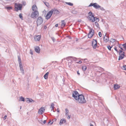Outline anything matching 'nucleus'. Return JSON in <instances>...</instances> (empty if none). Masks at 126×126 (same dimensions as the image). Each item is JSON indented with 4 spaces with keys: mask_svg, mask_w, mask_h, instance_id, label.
Here are the masks:
<instances>
[{
    "mask_svg": "<svg viewBox=\"0 0 126 126\" xmlns=\"http://www.w3.org/2000/svg\"><path fill=\"white\" fill-rule=\"evenodd\" d=\"M57 62L56 61H54V63H56Z\"/></svg>",
    "mask_w": 126,
    "mask_h": 126,
    "instance_id": "774afa93",
    "label": "nucleus"
},
{
    "mask_svg": "<svg viewBox=\"0 0 126 126\" xmlns=\"http://www.w3.org/2000/svg\"><path fill=\"white\" fill-rule=\"evenodd\" d=\"M30 100L29 101V103L31 102H35L34 100H32V99L31 98H29Z\"/></svg>",
    "mask_w": 126,
    "mask_h": 126,
    "instance_id": "e433bc0d",
    "label": "nucleus"
},
{
    "mask_svg": "<svg viewBox=\"0 0 126 126\" xmlns=\"http://www.w3.org/2000/svg\"><path fill=\"white\" fill-rule=\"evenodd\" d=\"M118 53L119 56V57L118 60H120L124 58L125 56V53L122 50H120L118 51Z\"/></svg>",
    "mask_w": 126,
    "mask_h": 126,
    "instance_id": "39448f33",
    "label": "nucleus"
},
{
    "mask_svg": "<svg viewBox=\"0 0 126 126\" xmlns=\"http://www.w3.org/2000/svg\"><path fill=\"white\" fill-rule=\"evenodd\" d=\"M118 47L119 48H120L123 47V45L122 44H119Z\"/></svg>",
    "mask_w": 126,
    "mask_h": 126,
    "instance_id": "a18cd8bd",
    "label": "nucleus"
},
{
    "mask_svg": "<svg viewBox=\"0 0 126 126\" xmlns=\"http://www.w3.org/2000/svg\"><path fill=\"white\" fill-rule=\"evenodd\" d=\"M30 99L29 98H26L25 99V101L28 103H29Z\"/></svg>",
    "mask_w": 126,
    "mask_h": 126,
    "instance_id": "ea45409f",
    "label": "nucleus"
},
{
    "mask_svg": "<svg viewBox=\"0 0 126 126\" xmlns=\"http://www.w3.org/2000/svg\"><path fill=\"white\" fill-rule=\"evenodd\" d=\"M90 126H94L91 123H90Z\"/></svg>",
    "mask_w": 126,
    "mask_h": 126,
    "instance_id": "680f3d73",
    "label": "nucleus"
},
{
    "mask_svg": "<svg viewBox=\"0 0 126 126\" xmlns=\"http://www.w3.org/2000/svg\"><path fill=\"white\" fill-rule=\"evenodd\" d=\"M84 50H87L88 49H89V48H86V49H84Z\"/></svg>",
    "mask_w": 126,
    "mask_h": 126,
    "instance_id": "e2e57ef3",
    "label": "nucleus"
},
{
    "mask_svg": "<svg viewBox=\"0 0 126 126\" xmlns=\"http://www.w3.org/2000/svg\"><path fill=\"white\" fill-rule=\"evenodd\" d=\"M7 117V115H5V116L3 118L4 120H5L6 119Z\"/></svg>",
    "mask_w": 126,
    "mask_h": 126,
    "instance_id": "8fccbe9b",
    "label": "nucleus"
},
{
    "mask_svg": "<svg viewBox=\"0 0 126 126\" xmlns=\"http://www.w3.org/2000/svg\"><path fill=\"white\" fill-rule=\"evenodd\" d=\"M94 31L92 29H90L89 32L88 34V37L90 38H91L94 35Z\"/></svg>",
    "mask_w": 126,
    "mask_h": 126,
    "instance_id": "423d86ee",
    "label": "nucleus"
},
{
    "mask_svg": "<svg viewBox=\"0 0 126 126\" xmlns=\"http://www.w3.org/2000/svg\"><path fill=\"white\" fill-rule=\"evenodd\" d=\"M44 4L47 6L48 7L49 6V4L48 2H44Z\"/></svg>",
    "mask_w": 126,
    "mask_h": 126,
    "instance_id": "58836bf2",
    "label": "nucleus"
},
{
    "mask_svg": "<svg viewBox=\"0 0 126 126\" xmlns=\"http://www.w3.org/2000/svg\"><path fill=\"white\" fill-rule=\"evenodd\" d=\"M120 48H121V49L122 50H122H124L122 47Z\"/></svg>",
    "mask_w": 126,
    "mask_h": 126,
    "instance_id": "0e129e2a",
    "label": "nucleus"
},
{
    "mask_svg": "<svg viewBox=\"0 0 126 126\" xmlns=\"http://www.w3.org/2000/svg\"><path fill=\"white\" fill-rule=\"evenodd\" d=\"M54 104L53 103H52L51 104V106L50 107V108H54Z\"/></svg>",
    "mask_w": 126,
    "mask_h": 126,
    "instance_id": "79ce46f5",
    "label": "nucleus"
},
{
    "mask_svg": "<svg viewBox=\"0 0 126 126\" xmlns=\"http://www.w3.org/2000/svg\"><path fill=\"white\" fill-rule=\"evenodd\" d=\"M30 53L32 55H33V51H32V50L31 49L30 50Z\"/></svg>",
    "mask_w": 126,
    "mask_h": 126,
    "instance_id": "09e8293b",
    "label": "nucleus"
},
{
    "mask_svg": "<svg viewBox=\"0 0 126 126\" xmlns=\"http://www.w3.org/2000/svg\"><path fill=\"white\" fill-rule=\"evenodd\" d=\"M72 13L74 14H76L77 13V12L75 10H73L72 11Z\"/></svg>",
    "mask_w": 126,
    "mask_h": 126,
    "instance_id": "473e14b6",
    "label": "nucleus"
},
{
    "mask_svg": "<svg viewBox=\"0 0 126 126\" xmlns=\"http://www.w3.org/2000/svg\"><path fill=\"white\" fill-rule=\"evenodd\" d=\"M65 3L66 4L68 5H69L71 6H72L73 5V4L72 3H71L70 2H66Z\"/></svg>",
    "mask_w": 126,
    "mask_h": 126,
    "instance_id": "a878e982",
    "label": "nucleus"
},
{
    "mask_svg": "<svg viewBox=\"0 0 126 126\" xmlns=\"http://www.w3.org/2000/svg\"><path fill=\"white\" fill-rule=\"evenodd\" d=\"M51 38L53 42H54L56 41L55 39L53 37H51Z\"/></svg>",
    "mask_w": 126,
    "mask_h": 126,
    "instance_id": "4c0bfd02",
    "label": "nucleus"
},
{
    "mask_svg": "<svg viewBox=\"0 0 126 126\" xmlns=\"http://www.w3.org/2000/svg\"><path fill=\"white\" fill-rule=\"evenodd\" d=\"M72 97L79 104H83L86 102L84 96L82 94H79L76 91L73 92Z\"/></svg>",
    "mask_w": 126,
    "mask_h": 126,
    "instance_id": "f257e3e1",
    "label": "nucleus"
},
{
    "mask_svg": "<svg viewBox=\"0 0 126 126\" xmlns=\"http://www.w3.org/2000/svg\"><path fill=\"white\" fill-rule=\"evenodd\" d=\"M19 63V66L20 68L23 67V66L22 65V64L21 62Z\"/></svg>",
    "mask_w": 126,
    "mask_h": 126,
    "instance_id": "37998d69",
    "label": "nucleus"
},
{
    "mask_svg": "<svg viewBox=\"0 0 126 126\" xmlns=\"http://www.w3.org/2000/svg\"><path fill=\"white\" fill-rule=\"evenodd\" d=\"M72 60L73 59L74 61H76L77 60V58L76 57H72Z\"/></svg>",
    "mask_w": 126,
    "mask_h": 126,
    "instance_id": "a19ab883",
    "label": "nucleus"
},
{
    "mask_svg": "<svg viewBox=\"0 0 126 126\" xmlns=\"http://www.w3.org/2000/svg\"><path fill=\"white\" fill-rule=\"evenodd\" d=\"M19 17L22 20H23V17L22 16V14L21 13H20L19 15Z\"/></svg>",
    "mask_w": 126,
    "mask_h": 126,
    "instance_id": "bb28decb",
    "label": "nucleus"
},
{
    "mask_svg": "<svg viewBox=\"0 0 126 126\" xmlns=\"http://www.w3.org/2000/svg\"><path fill=\"white\" fill-rule=\"evenodd\" d=\"M32 11L31 15V17L32 18H36L39 15V12L38 8L35 5H34L32 7Z\"/></svg>",
    "mask_w": 126,
    "mask_h": 126,
    "instance_id": "f03ea898",
    "label": "nucleus"
},
{
    "mask_svg": "<svg viewBox=\"0 0 126 126\" xmlns=\"http://www.w3.org/2000/svg\"><path fill=\"white\" fill-rule=\"evenodd\" d=\"M126 65H124L123 66L122 68L123 70H126Z\"/></svg>",
    "mask_w": 126,
    "mask_h": 126,
    "instance_id": "f704fd0d",
    "label": "nucleus"
},
{
    "mask_svg": "<svg viewBox=\"0 0 126 126\" xmlns=\"http://www.w3.org/2000/svg\"><path fill=\"white\" fill-rule=\"evenodd\" d=\"M54 108H51L52 109L51 110V111H53L54 112H55V111H54Z\"/></svg>",
    "mask_w": 126,
    "mask_h": 126,
    "instance_id": "603ef678",
    "label": "nucleus"
},
{
    "mask_svg": "<svg viewBox=\"0 0 126 126\" xmlns=\"http://www.w3.org/2000/svg\"><path fill=\"white\" fill-rule=\"evenodd\" d=\"M114 49L117 52H118V51L117 49V48L116 47H115Z\"/></svg>",
    "mask_w": 126,
    "mask_h": 126,
    "instance_id": "49530a36",
    "label": "nucleus"
},
{
    "mask_svg": "<svg viewBox=\"0 0 126 126\" xmlns=\"http://www.w3.org/2000/svg\"><path fill=\"white\" fill-rule=\"evenodd\" d=\"M66 120L64 119L63 118L60 120V125H61L63 124V122L65 123H66Z\"/></svg>",
    "mask_w": 126,
    "mask_h": 126,
    "instance_id": "dca6fc26",
    "label": "nucleus"
},
{
    "mask_svg": "<svg viewBox=\"0 0 126 126\" xmlns=\"http://www.w3.org/2000/svg\"><path fill=\"white\" fill-rule=\"evenodd\" d=\"M26 2H23V4L24 5H26Z\"/></svg>",
    "mask_w": 126,
    "mask_h": 126,
    "instance_id": "864d4df0",
    "label": "nucleus"
},
{
    "mask_svg": "<svg viewBox=\"0 0 126 126\" xmlns=\"http://www.w3.org/2000/svg\"><path fill=\"white\" fill-rule=\"evenodd\" d=\"M93 6V7L96 9H98L100 8V6L97 3H91L88 6V7H91L92 6Z\"/></svg>",
    "mask_w": 126,
    "mask_h": 126,
    "instance_id": "0eeeda50",
    "label": "nucleus"
},
{
    "mask_svg": "<svg viewBox=\"0 0 126 126\" xmlns=\"http://www.w3.org/2000/svg\"><path fill=\"white\" fill-rule=\"evenodd\" d=\"M77 74L78 75H80V73L79 72V71L78 70L77 71Z\"/></svg>",
    "mask_w": 126,
    "mask_h": 126,
    "instance_id": "6e6d98bb",
    "label": "nucleus"
},
{
    "mask_svg": "<svg viewBox=\"0 0 126 126\" xmlns=\"http://www.w3.org/2000/svg\"><path fill=\"white\" fill-rule=\"evenodd\" d=\"M65 111L66 115L68 116V113H69V111L67 109V108L65 109Z\"/></svg>",
    "mask_w": 126,
    "mask_h": 126,
    "instance_id": "4be33fe9",
    "label": "nucleus"
},
{
    "mask_svg": "<svg viewBox=\"0 0 126 126\" xmlns=\"http://www.w3.org/2000/svg\"><path fill=\"white\" fill-rule=\"evenodd\" d=\"M82 63V62L81 61H79L78 62H77V63Z\"/></svg>",
    "mask_w": 126,
    "mask_h": 126,
    "instance_id": "3c124183",
    "label": "nucleus"
},
{
    "mask_svg": "<svg viewBox=\"0 0 126 126\" xmlns=\"http://www.w3.org/2000/svg\"><path fill=\"white\" fill-rule=\"evenodd\" d=\"M51 122V121H49L48 122V124H49V123H50V122Z\"/></svg>",
    "mask_w": 126,
    "mask_h": 126,
    "instance_id": "69168bd1",
    "label": "nucleus"
},
{
    "mask_svg": "<svg viewBox=\"0 0 126 126\" xmlns=\"http://www.w3.org/2000/svg\"><path fill=\"white\" fill-rule=\"evenodd\" d=\"M82 70L83 71H85L87 69V67L86 65H83L82 67Z\"/></svg>",
    "mask_w": 126,
    "mask_h": 126,
    "instance_id": "aec40b11",
    "label": "nucleus"
},
{
    "mask_svg": "<svg viewBox=\"0 0 126 126\" xmlns=\"http://www.w3.org/2000/svg\"><path fill=\"white\" fill-rule=\"evenodd\" d=\"M97 42L96 40L94 39L92 42V46L94 49H95L97 47Z\"/></svg>",
    "mask_w": 126,
    "mask_h": 126,
    "instance_id": "1a4fd4ad",
    "label": "nucleus"
},
{
    "mask_svg": "<svg viewBox=\"0 0 126 126\" xmlns=\"http://www.w3.org/2000/svg\"><path fill=\"white\" fill-rule=\"evenodd\" d=\"M119 87L120 86L118 85L114 84V90L118 89Z\"/></svg>",
    "mask_w": 126,
    "mask_h": 126,
    "instance_id": "a211bd4d",
    "label": "nucleus"
},
{
    "mask_svg": "<svg viewBox=\"0 0 126 126\" xmlns=\"http://www.w3.org/2000/svg\"><path fill=\"white\" fill-rule=\"evenodd\" d=\"M52 15V12L50 11L47 14L46 16V18L48 20L49 19Z\"/></svg>",
    "mask_w": 126,
    "mask_h": 126,
    "instance_id": "9b49d317",
    "label": "nucleus"
},
{
    "mask_svg": "<svg viewBox=\"0 0 126 126\" xmlns=\"http://www.w3.org/2000/svg\"><path fill=\"white\" fill-rule=\"evenodd\" d=\"M95 24L97 28H98L99 27V25L98 23L97 22H95Z\"/></svg>",
    "mask_w": 126,
    "mask_h": 126,
    "instance_id": "2f4dec72",
    "label": "nucleus"
},
{
    "mask_svg": "<svg viewBox=\"0 0 126 126\" xmlns=\"http://www.w3.org/2000/svg\"><path fill=\"white\" fill-rule=\"evenodd\" d=\"M72 61V60H71V61H69L68 63L69 67L70 68H71L72 67L71 64L73 62Z\"/></svg>",
    "mask_w": 126,
    "mask_h": 126,
    "instance_id": "6ab92c4d",
    "label": "nucleus"
},
{
    "mask_svg": "<svg viewBox=\"0 0 126 126\" xmlns=\"http://www.w3.org/2000/svg\"><path fill=\"white\" fill-rule=\"evenodd\" d=\"M22 5V4H15V10L16 11H18V10H21Z\"/></svg>",
    "mask_w": 126,
    "mask_h": 126,
    "instance_id": "6e6552de",
    "label": "nucleus"
},
{
    "mask_svg": "<svg viewBox=\"0 0 126 126\" xmlns=\"http://www.w3.org/2000/svg\"><path fill=\"white\" fill-rule=\"evenodd\" d=\"M107 47L109 50H111V48H112V47H111L110 45H108V46Z\"/></svg>",
    "mask_w": 126,
    "mask_h": 126,
    "instance_id": "72a5a7b5",
    "label": "nucleus"
},
{
    "mask_svg": "<svg viewBox=\"0 0 126 126\" xmlns=\"http://www.w3.org/2000/svg\"><path fill=\"white\" fill-rule=\"evenodd\" d=\"M94 19H95V21H96V22H98L99 21V19L98 18H97L96 17H94Z\"/></svg>",
    "mask_w": 126,
    "mask_h": 126,
    "instance_id": "b1692460",
    "label": "nucleus"
},
{
    "mask_svg": "<svg viewBox=\"0 0 126 126\" xmlns=\"http://www.w3.org/2000/svg\"><path fill=\"white\" fill-rule=\"evenodd\" d=\"M98 35H99V36L100 37H101V36H102V34H101V32H99Z\"/></svg>",
    "mask_w": 126,
    "mask_h": 126,
    "instance_id": "c03bdc74",
    "label": "nucleus"
},
{
    "mask_svg": "<svg viewBox=\"0 0 126 126\" xmlns=\"http://www.w3.org/2000/svg\"><path fill=\"white\" fill-rule=\"evenodd\" d=\"M62 24L61 26L63 27H64L66 25V23L65 22L64 20H62L61 21Z\"/></svg>",
    "mask_w": 126,
    "mask_h": 126,
    "instance_id": "412c9836",
    "label": "nucleus"
},
{
    "mask_svg": "<svg viewBox=\"0 0 126 126\" xmlns=\"http://www.w3.org/2000/svg\"><path fill=\"white\" fill-rule=\"evenodd\" d=\"M35 52L38 53H39L40 51V49L38 46H37L35 47Z\"/></svg>",
    "mask_w": 126,
    "mask_h": 126,
    "instance_id": "2eb2a0df",
    "label": "nucleus"
},
{
    "mask_svg": "<svg viewBox=\"0 0 126 126\" xmlns=\"http://www.w3.org/2000/svg\"><path fill=\"white\" fill-rule=\"evenodd\" d=\"M54 120L55 121H56V118H54Z\"/></svg>",
    "mask_w": 126,
    "mask_h": 126,
    "instance_id": "338daca9",
    "label": "nucleus"
},
{
    "mask_svg": "<svg viewBox=\"0 0 126 126\" xmlns=\"http://www.w3.org/2000/svg\"><path fill=\"white\" fill-rule=\"evenodd\" d=\"M57 111L58 112H60V110H59V109L58 108L57 110Z\"/></svg>",
    "mask_w": 126,
    "mask_h": 126,
    "instance_id": "bf43d9fd",
    "label": "nucleus"
},
{
    "mask_svg": "<svg viewBox=\"0 0 126 126\" xmlns=\"http://www.w3.org/2000/svg\"><path fill=\"white\" fill-rule=\"evenodd\" d=\"M51 11L52 12V14L53 13L55 15H57L60 13L59 11L55 8L52 9Z\"/></svg>",
    "mask_w": 126,
    "mask_h": 126,
    "instance_id": "9d476101",
    "label": "nucleus"
},
{
    "mask_svg": "<svg viewBox=\"0 0 126 126\" xmlns=\"http://www.w3.org/2000/svg\"><path fill=\"white\" fill-rule=\"evenodd\" d=\"M45 110V109L44 108L42 107L40 108L38 111V113L40 114H42L43 112Z\"/></svg>",
    "mask_w": 126,
    "mask_h": 126,
    "instance_id": "f8f14e48",
    "label": "nucleus"
},
{
    "mask_svg": "<svg viewBox=\"0 0 126 126\" xmlns=\"http://www.w3.org/2000/svg\"><path fill=\"white\" fill-rule=\"evenodd\" d=\"M70 118V115H68V116L67 117V119H69Z\"/></svg>",
    "mask_w": 126,
    "mask_h": 126,
    "instance_id": "5fc2aeb1",
    "label": "nucleus"
},
{
    "mask_svg": "<svg viewBox=\"0 0 126 126\" xmlns=\"http://www.w3.org/2000/svg\"><path fill=\"white\" fill-rule=\"evenodd\" d=\"M109 40V37L108 36L106 35H105V36L103 38V40L105 42L107 43L108 41Z\"/></svg>",
    "mask_w": 126,
    "mask_h": 126,
    "instance_id": "4468645a",
    "label": "nucleus"
},
{
    "mask_svg": "<svg viewBox=\"0 0 126 126\" xmlns=\"http://www.w3.org/2000/svg\"><path fill=\"white\" fill-rule=\"evenodd\" d=\"M18 61L19 62V63H21V59L20 57L19 56H18Z\"/></svg>",
    "mask_w": 126,
    "mask_h": 126,
    "instance_id": "cd10ccee",
    "label": "nucleus"
},
{
    "mask_svg": "<svg viewBox=\"0 0 126 126\" xmlns=\"http://www.w3.org/2000/svg\"><path fill=\"white\" fill-rule=\"evenodd\" d=\"M72 57L70 56L67 57L66 58V60L68 61H71V60H72Z\"/></svg>",
    "mask_w": 126,
    "mask_h": 126,
    "instance_id": "393cba45",
    "label": "nucleus"
},
{
    "mask_svg": "<svg viewBox=\"0 0 126 126\" xmlns=\"http://www.w3.org/2000/svg\"><path fill=\"white\" fill-rule=\"evenodd\" d=\"M88 15H89L87 16V18L90 21L92 22H94L95 21V19H94V14L92 13L90 11L89 12Z\"/></svg>",
    "mask_w": 126,
    "mask_h": 126,
    "instance_id": "7ed1b4c3",
    "label": "nucleus"
},
{
    "mask_svg": "<svg viewBox=\"0 0 126 126\" xmlns=\"http://www.w3.org/2000/svg\"><path fill=\"white\" fill-rule=\"evenodd\" d=\"M49 74V72H47L44 75V79H47L48 78V75Z\"/></svg>",
    "mask_w": 126,
    "mask_h": 126,
    "instance_id": "f3484780",
    "label": "nucleus"
},
{
    "mask_svg": "<svg viewBox=\"0 0 126 126\" xmlns=\"http://www.w3.org/2000/svg\"><path fill=\"white\" fill-rule=\"evenodd\" d=\"M19 100H20L22 101H25L24 98L22 96L19 97Z\"/></svg>",
    "mask_w": 126,
    "mask_h": 126,
    "instance_id": "5701e85b",
    "label": "nucleus"
},
{
    "mask_svg": "<svg viewBox=\"0 0 126 126\" xmlns=\"http://www.w3.org/2000/svg\"><path fill=\"white\" fill-rule=\"evenodd\" d=\"M46 120H44L43 122V123H44V124H45V123H46Z\"/></svg>",
    "mask_w": 126,
    "mask_h": 126,
    "instance_id": "052dcab7",
    "label": "nucleus"
},
{
    "mask_svg": "<svg viewBox=\"0 0 126 126\" xmlns=\"http://www.w3.org/2000/svg\"><path fill=\"white\" fill-rule=\"evenodd\" d=\"M5 8L8 10H10L12 9V8L11 7H7Z\"/></svg>",
    "mask_w": 126,
    "mask_h": 126,
    "instance_id": "7c9ffc66",
    "label": "nucleus"
},
{
    "mask_svg": "<svg viewBox=\"0 0 126 126\" xmlns=\"http://www.w3.org/2000/svg\"><path fill=\"white\" fill-rule=\"evenodd\" d=\"M115 41V39L112 38L110 40V42L112 43H114Z\"/></svg>",
    "mask_w": 126,
    "mask_h": 126,
    "instance_id": "c756f323",
    "label": "nucleus"
},
{
    "mask_svg": "<svg viewBox=\"0 0 126 126\" xmlns=\"http://www.w3.org/2000/svg\"><path fill=\"white\" fill-rule=\"evenodd\" d=\"M47 28V27L46 26H45L44 27V29H46Z\"/></svg>",
    "mask_w": 126,
    "mask_h": 126,
    "instance_id": "4d7b16f0",
    "label": "nucleus"
},
{
    "mask_svg": "<svg viewBox=\"0 0 126 126\" xmlns=\"http://www.w3.org/2000/svg\"><path fill=\"white\" fill-rule=\"evenodd\" d=\"M43 20L41 16L38 17L37 19L36 23L37 26L41 24L43 22Z\"/></svg>",
    "mask_w": 126,
    "mask_h": 126,
    "instance_id": "20e7f679",
    "label": "nucleus"
},
{
    "mask_svg": "<svg viewBox=\"0 0 126 126\" xmlns=\"http://www.w3.org/2000/svg\"><path fill=\"white\" fill-rule=\"evenodd\" d=\"M20 70L22 72L23 74H24V70H23V67H22L20 68Z\"/></svg>",
    "mask_w": 126,
    "mask_h": 126,
    "instance_id": "c85d7f7f",
    "label": "nucleus"
},
{
    "mask_svg": "<svg viewBox=\"0 0 126 126\" xmlns=\"http://www.w3.org/2000/svg\"><path fill=\"white\" fill-rule=\"evenodd\" d=\"M123 47H123L126 50V43L125 44H122Z\"/></svg>",
    "mask_w": 126,
    "mask_h": 126,
    "instance_id": "c9c22d12",
    "label": "nucleus"
},
{
    "mask_svg": "<svg viewBox=\"0 0 126 126\" xmlns=\"http://www.w3.org/2000/svg\"><path fill=\"white\" fill-rule=\"evenodd\" d=\"M58 26V24H57L55 25V26L56 27H57Z\"/></svg>",
    "mask_w": 126,
    "mask_h": 126,
    "instance_id": "13d9d810",
    "label": "nucleus"
},
{
    "mask_svg": "<svg viewBox=\"0 0 126 126\" xmlns=\"http://www.w3.org/2000/svg\"><path fill=\"white\" fill-rule=\"evenodd\" d=\"M100 8V9L102 11H104L105 10V9L103 7H101Z\"/></svg>",
    "mask_w": 126,
    "mask_h": 126,
    "instance_id": "de8ad7c7",
    "label": "nucleus"
},
{
    "mask_svg": "<svg viewBox=\"0 0 126 126\" xmlns=\"http://www.w3.org/2000/svg\"><path fill=\"white\" fill-rule=\"evenodd\" d=\"M41 38V35L35 36L34 37L35 40L36 41H40Z\"/></svg>",
    "mask_w": 126,
    "mask_h": 126,
    "instance_id": "ddd939ff",
    "label": "nucleus"
}]
</instances>
